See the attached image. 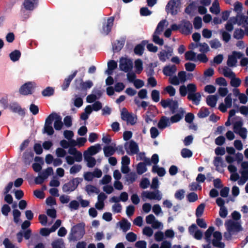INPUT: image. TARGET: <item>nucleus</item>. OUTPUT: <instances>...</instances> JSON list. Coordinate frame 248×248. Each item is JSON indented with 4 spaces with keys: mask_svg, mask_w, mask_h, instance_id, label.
Instances as JSON below:
<instances>
[{
    "mask_svg": "<svg viewBox=\"0 0 248 248\" xmlns=\"http://www.w3.org/2000/svg\"><path fill=\"white\" fill-rule=\"evenodd\" d=\"M194 27L196 29H199L202 27V20L201 17L199 16L196 17L193 22Z\"/></svg>",
    "mask_w": 248,
    "mask_h": 248,
    "instance_id": "61",
    "label": "nucleus"
},
{
    "mask_svg": "<svg viewBox=\"0 0 248 248\" xmlns=\"http://www.w3.org/2000/svg\"><path fill=\"white\" fill-rule=\"evenodd\" d=\"M160 104L164 108L169 107L173 114L175 112L176 109L178 107L177 101L170 99L162 100Z\"/></svg>",
    "mask_w": 248,
    "mask_h": 248,
    "instance_id": "8",
    "label": "nucleus"
},
{
    "mask_svg": "<svg viewBox=\"0 0 248 248\" xmlns=\"http://www.w3.org/2000/svg\"><path fill=\"white\" fill-rule=\"evenodd\" d=\"M72 101L75 106L78 108H80L83 105V99L82 97H80L78 95H75Z\"/></svg>",
    "mask_w": 248,
    "mask_h": 248,
    "instance_id": "41",
    "label": "nucleus"
},
{
    "mask_svg": "<svg viewBox=\"0 0 248 248\" xmlns=\"http://www.w3.org/2000/svg\"><path fill=\"white\" fill-rule=\"evenodd\" d=\"M33 153L31 151L26 152L23 155V159L25 163L29 164L33 160Z\"/></svg>",
    "mask_w": 248,
    "mask_h": 248,
    "instance_id": "37",
    "label": "nucleus"
},
{
    "mask_svg": "<svg viewBox=\"0 0 248 248\" xmlns=\"http://www.w3.org/2000/svg\"><path fill=\"white\" fill-rule=\"evenodd\" d=\"M229 171L232 173L230 177V179L233 181H236L239 178V175L237 173V168L236 166L232 164L229 165L228 167Z\"/></svg>",
    "mask_w": 248,
    "mask_h": 248,
    "instance_id": "29",
    "label": "nucleus"
},
{
    "mask_svg": "<svg viewBox=\"0 0 248 248\" xmlns=\"http://www.w3.org/2000/svg\"><path fill=\"white\" fill-rule=\"evenodd\" d=\"M82 169V166L79 164H76L72 166L69 170L71 174H75L78 173Z\"/></svg>",
    "mask_w": 248,
    "mask_h": 248,
    "instance_id": "52",
    "label": "nucleus"
},
{
    "mask_svg": "<svg viewBox=\"0 0 248 248\" xmlns=\"http://www.w3.org/2000/svg\"><path fill=\"white\" fill-rule=\"evenodd\" d=\"M177 70V68L174 65H167L163 68V72L165 75L171 76L174 74Z\"/></svg>",
    "mask_w": 248,
    "mask_h": 248,
    "instance_id": "30",
    "label": "nucleus"
},
{
    "mask_svg": "<svg viewBox=\"0 0 248 248\" xmlns=\"http://www.w3.org/2000/svg\"><path fill=\"white\" fill-rule=\"evenodd\" d=\"M209 111L207 108H203L201 109L199 112L198 113V116L200 118H205L208 116Z\"/></svg>",
    "mask_w": 248,
    "mask_h": 248,
    "instance_id": "60",
    "label": "nucleus"
},
{
    "mask_svg": "<svg viewBox=\"0 0 248 248\" xmlns=\"http://www.w3.org/2000/svg\"><path fill=\"white\" fill-rule=\"evenodd\" d=\"M85 189L89 195L93 194H98L99 192V190L97 187L91 185H87Z\"/></svg>",
    "mask_w": 248,
    "mask_h": 248,
    "instance_id": "34",
    "label": "nucleus"
},
{
    "mask_svg": "<svg viewBox=\"0 0 248 248\" xmlns=\"http://www.w3.org/2000/svg\"><path fill=\"white\" fill-rule=\"evenodd\" d=\"M78 184V179L75 178L67 183L65 184L62 186V190L64 192L73 191L77 187Z\"/></svg>",
    "mask_w": 248,
    "mask_h": 248,
    "instance_id": "17",
    "label": "nucleus"
},
{
    "mask_svg": "<svg viewBox=\"0 0 248 248\" xmlns=\"http://www.w3.org/2000/svg\"><path fill=\"white\" fill-rule=\"evenodd\" d=\"M185 111L182 108L178 109L176 113L170 118L171 124L176 123L180 121L184 117Z\"/></svg>",
    "mask_w": 248,
    "mask_h": 248,
    "instance_id": "24",
    "label": "nucleus"
},
{
    "mask_svg": "<svg viewBox=\"0 0 248 248\" xmlns=\"http://www.w3.org/2000/svg\"><path fill=\"white\" fill-rule=\"evenodd\" d=\"M243 155L242 154L240 153H237L235 155V158H234L233 156L231 155H227L226 156V160L227 162V163L232 164V163L236 161L237 163V164H239L241 163H242V161L243 160Z\"/></svg>",
    "mask_w": 248,
    "mask_h": 248,
    "instance_id": "23",
    "label": "nucleus"
},
{
    "mask_svg": "<svg viewBox=\"0 0 248 248\" xmlns=\"http://www.w3.org/2000/svg\"><path fill=\"white\" fill-rule=\"evenodd\" d=\"M248 16H244L243 14L237 15L235 17H232V20H233L234 24H237L238 25L244 27L246 30L248 28Z\"/></svg>",
    "mask_w": 248,
    "mask_h": 248,
    "instance_id": "9",
    "label": "nucleus"
},
{
    "mask_svg": "<svg viewBox=\"0 0 248 248\" xmlns=\"http://www.w3.org/2000/svg\"><path fill=\"white\" fill-rule=\"evenodd\" d=\"M223 74L225 77L230 78L235 76V74L228 67H225L223 69Z\"/></svg>",
    "mask_w": 248,
    "mask_h": 248,
    "instance_id": "54",
    "label": "nucleus"
},
{
    "mask_svg": "<svg viewBox=\"0 0 248 248\" xmlns=\"http://www.w3.org/2000/svg\"><path fill=\"white\" fill-rule=\"evenodd\" d=\"M189 100H192L196 105H198L201 98V95L199 93H195L192 94H189L187 96Z\"/></svg>",
    "mask_w": 248,
    "mask_h": 248,
    "instance_id": "31",
    "label": "nucleus"
},
{
    "mask_svg": "<svg viewBox=\"0 0 248 248\" xmlns=\"http://www.w3.org/2000/svg\"><path fill=\"white\" fill-rule=\"evenodd\" d=\"M118 224L120 225L121 229L123 232H126L130 228L131 224L127 220L124 219L118 222Z\"/></svg>",
    "mask_w": 248,
    "mask_h": 248,
    "instance_id": "35",
    "label": "nucleus"
},
{
    "mask_svg": "<svg viewBox=\"0 0 248 248\" xmlns=\"http://www.w3.org/2000/svg\"><path fill=\"white\" fill-rule=\"evenodd\" d=\"M54 93V90L52 87H48L42 91V94L44 96L52 95Z\"/></svg>",
    "mask_w": 248,
    "mask_h": 248,
    "instance_id": "64",
    "label": "nucleus"
},
{
    "mask_svg": "<svg viewBox=\"0 0 248 248\" xmlns=\"http://www.w3.org/2000/svg\"><path fill=\"white\" fill-rule=\"evenodd\" d=\"M146 222L147 224L151 225L152 227L155 229H162L163 226L162 223L156 219L155 217L152 214L146 217Z\"/></svg>",
    "mask_w": 248,
    "mask_h": 248,
    "instance_id": "16",
    "label": "nucleus"
},
{
    "mask_svg": "<svg viewBox=\"0 0 248 248\" xmlns=\"http://www.w3.org/2000/svg\"><path fill=\"white\" fill-rule=\"evenodd\" d=\"M165 47L167 48L166 50H162L158 53L159 59L162 62H165L169 59L173 54V49L172 48L167 46H165Z\"/></svg>",
    "mask_w": 248,
    "mask_h": 248,
    "instance_id": "11",
    "label": "nucleus"
},
{
    "mask_svg": "<svg viewBox=\"0 0 248 248\" xmlns=\"http://www.w3.org/2000/svg\"><path fill=\"white\" fill-rule=\"evenodd\" d=\"M181 5V0H170L167 3L166 10L168 13L174 16L177 14L178 10Z\"/></svg>",
    "mask_w": 248,
    "mask_h": 248,
    "instance_id": "4",
    "label": "nucleus"
},
{
    "mask_svg": "<svg viewBox=\"0 0 248 248\" xmlns=\"http://www.w3.org/2000/svg\"><path fill=\"white\" fill-rule=\"evenodd\" d=\"M234 96L237 97L240 103L245 104L248 101V98L246 94L244 93H240L239 90L236 88L232 90Z\"/></svg>",
    "mask_w": 248,
    "mask_h": 248,
    "instance_id": "27",
    "label": "nucleus"
},
{
    "mask_svg": "<svg viewBox=\"0 0 248 248\" xmlns=\"http://www.w3.org/2000/svg\"><path fill=\"white\" fill-rule=\"evenodd\" d=\"M114 18L113 17H109L106 23L103 27L102 33L105 34H108L111 31V28L113 25Z\"/></svg>",
    "mask_w": 248,
    "mask_h": 248,
    "instance_id": "26",
    "label": "nucleus"
},
{
    "mask_svg": "<svg viewBox=\"0 0 248 248\" xmlns=\"http://www.w3.org/2000/svg\"><path fill=\"white\" fill-rule=\"evenodd\" d=\"M53 248H64V245L62 239L53 241L52 243Z\"/></svg>",
    "mask_w": 248,
    "mask_h": 248,
    "instance_id": "50",
    "label": "nucleus"
},
{
    "mask_svg": "<svg viewBox=\"0 0 248 248\" xmlns=\"http://www.w3.org/2000/svg\"><path fill=\"white\" fill-rule=\"evenodd\" d=\"M196 53L192 51H189L186 53L185 58L186 60L192 61L194 62L197 61Z\"/></svg>",
    "mask_w": 248,
    "mask_h": 248,
    "instance_id": "47",
    "label": "nucleus"
},
{
    "mask_svg": "<svg viewBox=\"0 0 248 248\" xmlns=\"http://www.w3.org/2000/svg\"><path fill=\"white\" fill-rule=\"evenodd\" d=\"M210 11L215 15H217L220 13L219 4L217 0H215L213 2L211 7L210 8Z\"/></svg>",
    "mask_w": 248,
    "mask_h": 248,
    "instance_id": "32",
    "label": "nucleus"
},
{
    "mask_svg": "<svg viewBox=\"0 0 248 248\" xmlns=\"http://www.w3.org/2000/svg\"><path fill=\"white\" fill-rule=\"evenodd\" d=\"M104 152L106 156H110L113 155L115 152V149L112 146H107L104 148Z\"/></svg>",
    "mask_w": 248,
    "mask_h": 248,
    "instance_id": "43",
    "label": "nucleus"
},
{
    "mask_svg": "<svg viewBox=\"0 0 248 248\" xmlns=\"http://www.w3.org/2000/svg\"><path fill=\"white\" fill-rule=\"evenodd\" d=\"M168 25V23L167 20H161L157 25V26L156 28V30L155 32L156 33H160L161 34L163 31L164 28L165 26H167Z\"/></svg>",
    "mask_w": 248,
    "mask_h": 248,
    "instance_id": "38",
    "label": "nucleus"
},
{
    "mask_svg": "<svg viewBox=\"0 0 248 248\" xmlns=\"http://www.w3.org/2000/svg\"><path fill=\"white\" fill-rule=\"evenodd\" d=\"M124 43L122 41H117L113 44V49L116 52L119 51L123 47Z\"/></svg>",
    "mask_w": 248,
    "mask_h": 248,
    "instance_id": "59",
    "label": "nucleus"
},
{
    "mask_svg": "<svg viewBox=\"0 0 248 248\" xmlns=\"http://www.w3.org/2000/svg\"><path fill=\"white\" fill-rule=\"evenodd\" d=\"M205 204L204 203H201L198 206L196 211V216L197 217H199L202 216Z\"/></svg>",
    "mask_w": 248,
    "mask_h": 248,
    "instance_id": "58",
    "label": "nucleus"
},
{
    "mask_svg": "<svg viewBox=\"0 0 248 248\" xmlns=\"http://www.w3.org/2000/svg\"><path fill=\"white\" fill-rule=\"evenodd\" d=\"M54 122V127L55 130H60L63 126L62 117L56 113H52L46 119L44 127L43 133H46L48 135L53 134L54 131L52 126Z\"/></svg>",
    "mask_w": 248,
    "mask_h": 248,
    "instance_id": "1",
    "label": "nucleus"
},
{
    "mask_svg": "<svg viewBox=\"0 0 248 248\" xmlns=\"http://www.w3.org/2000/svg\"><path fill=\"white\" fill-rule=\"evenodd\" d=\"M35 85L34 82H29L23 84L19 89V93L23 95L31 94Z\"/></svg>",
    "mask_w": 248,
    "mask_h": 248,
    "instance_id": "15",
    "label": "nucleus"
},
{
    "mask_svg": "<svg viewBox=\"0 0 248 248\" xmlns=\"http://www.w3.org/2000/svg\"><path fill=\"white\" fill-rule=\"evenodd\" d=\"M79 206V203L78 201L76 200H73L69 204V207L71 211L77 210Z\"/></svg>",
    "mask_w": 248,
    "mask_h": 248,
    "instance_id": "62",
    "label": "nucleus"
},
{
    "mask_svg": "<svg viewBox=\"0 0 248 248\" xmlns=\"http://www.w3.org/2000/svg\"><path fill=\"white\" fill-rule=\"evenodd\" d=\"M214 164L216 167V170L219 172H222L223 168L226 166L222 158L219 156H217L215 158Z\"/></svg>",
    "mask_w": 248,
    "mask_h": 248,
    "instance_id": "28",
    "label": "nucleus"
},
{
    "mask_svg": "<svg viewBox=\"0 0 248 248\" xmlns=\"http://www.w3.org/2000/svg\"><path fill=\"white\" fill-rule=\"evenodd\" d=\"M215 229L213 227H210L205 232V239L206 242L210 243L211 241V236L213 234Z\"/></svg>",
    "mask_w": 248,
    "mask_h": 248,
    "instance_id": "44",
    "label": "nucleus"
},
{
    "mask_svg": "<svg viewBox=\"0 0 248 248\" xmlns=\"http://www.w3.org/2000/svg\"><path fill=\"white\" fill-rule=\"evenodd\" d=\"M160 34V33H156V32H154L153 36V40L155 44L162 46L164 44V41L162 38H160L159 37V35Z\"/></svg>",
    "mask_w": 248,
    "mask_h": 248,
    "instance_id": "51",
    "label": "nucleus"
},
{
    "mask_svg": "<svg viewBox=\"0 0 248 248\" xmlns=\"http://www.w3.org/2000/svg\"><path fill=\"white\" fill-rule=\"evenodd\" d=\"M225 226L227 231L232 232L234 233L240 230V226L239 224L232 220H228L226 221Z\"/></svg>",
    "mask_w": 248,
    "mask_h": 248,
    "instance_id": "18",
    "label": "nucleus"
},
{
    "mask_svg": "<svg viewBox=\"0 0 248 248\" xmlns=\"http://www.w3.org/2000/svg\"><path fill=\"white\" fill-rule=\"evenodd\" d=\"M124 148L126 153L130 155L137 154L139 150L138 144L133 140L126 142L124 144Z\"/></svg>",
    "mask_w": 248,
    "mask_h": 248,
    "instance_id": "10",
    "label": "nucleus"
},
{
    "mask_svg": "<svg viewBox=\"0 0 248 248\" xmlns=\"http://www.w3.org/2000/svg\"><path fill=\"white\" fill-rule=\"evenodd\" d=\"M9 108L11 111L18 113L19 115H24L25 114V109L22 108L21 106L16 102L10 103Z\"/></svg>",
    "mask_w": 248,
    "mask_h": 248,
    "instance_id": "21",
    "label": "nucleus"
},
{
    "mask_svg": "<svg viewBox=\"0 0 248 248\" xmlns=\"http://www.w3.org/2000/svg\"><path fill=\"white\" fill-rule=\"evenodd\" d=\"M77 71H75L73 74L68 76V77L65 79L64 83L62 86V90H64L67 89L73 78L76 76Z\"/></svg>",
    "mask_w": 248,
    "mask_h": 248,
    "instance_id": "39",
    "label": "nucleus"
},
{
    "mask_svg": "<svg viewBox=\"0 0 248 248\" xmlns=\"http://www.w3.org/2000/svg\"><path fill=\"white\" fill-rule=\"evenodd\" d=\"M135 72L137 74H140L143 70L142 62L140 59H138L135 62Z\"/></svg>",
    "mask_w": 248,
    "mask_h": 248,
    "instance_id": "45",
    "label": "nucleus"
},
{
    "mask_svg": "<svg viewBox=\"0 0 248 248\" xmlns=\"http://www.w3.org/2000/svg\"><path fill=\"white\" fill-rule=\"evenodd\" d=\"M213 240L212 243L214 246L218 247V248H224V244L221 242L222 239V234L218 231L214 232Z\"/></svg>",
    "mask_w": 248,
    "mask_h": 248,
    "instance_id": "20",
    "label": "nucleus"
},
{
    "mask_svg": "<svg viewBox=\"0 0 248 248\" xmlns=\"http://www.w3.org/2000/svg\"><path fill=\"white\" fill-rule=\"evenodd\" d=\"M239 172L241 174V178L238 180L239 185H244L248 179V162L244 161L240 165Z\"/></svg>",
    "mask_w": 248,
    "mask_h": 248,
    "instance_id": "6",
    "label": "nucleus"
},
{
    "mask_svg": "<svg viewBox=\"0 0 248 248\" xmlns=\"http://www.w3.org/2000/svg\"><path fill=\"white\" fill-rule=\"evenodd\" d=\"M217 101V96L215 95H209L206 98L207 104L211 107H215Z\"/></svg>",
    "mask_w": 248,
    "mask_h": 248,
    "instance_id": "33",
    "label": "nucleus"
},
{
    "mask_svg": "<svg viewBox=\"0 0 248 248\" xmlns=\"http://www.w3.org/2000/svg\"><path fill=\"white\" fill-rule=\"evenodd\" d=\"M181 155L184 158H189L192 156L193 153L191 150L187 148H184L182 150Z\"/></svg>",
    "mask_w": 248,
    "mask_h": 248,
    "instance_id": "55",
    "label": "nucleus"
},
{
    "mask_svg": "<svg viewBox=\"0 0 248 248\" xmlns=\"http://www.w3.org/2000/svg\"><path fill=\"white\" fill-rule=\"evenodd\" d=\"M231 94H228L224 99V103H222L219 106V110L222 112L227 111V108H231L233 103V106L236 108H239V105L236 99H234L233 102L232 101Z\"/></svg>",
    "mask_w": 248,
    "mask_h": 248,
    "instance_id": "3",
    "label": "nucleus"
},
{
    "mask_svg": "<svg viewBox=\"0 0 248 248\" xmlns=\"http://www.w3.org/2000/svg\"><path fill=\"white\" fill-rule=\"evenodd\" d=\"M9 56L11 61L16 62L19 59L21 56V53L19 50H16L12 52L10 54Z\"/></svg>",
    "mask_w": 248,
    "mask_h": 248,
    "instance_id": "46",
    "label": "nucleus"
},
{
    "mask_svg": "<svg viewBox=\"0 0 248 248\" xmlns=\"http://www.w3.org/2000/svg\"><path fill=\"white\" fill-rule=\"evenodd\" d=\"M122 119L131 124H134L136 123L137 117L136 115L129 113L125 109H123L121 112Z\"/></svg>",
    "mask_w": 248,
    "mask_h": 248,
    "instance_id": "12",
    "label": "nucleus"
},
{
    "mask_svg": "<svg viewBox=\"0 0 248 248\" xmlns=\"http://www.w3.org/2000/svg\"><path fill=\"white\" fill-rule=\"evenodd\" d=\"M86 152L84 153L85 160L87 162V166L89 168L93 167L96 164V160L94 158L86 155Z\"/></svg>",
    "mask_w": 248,
    "mask_h": 248,
    "instance_id": "40",
    "label": "nucleus"
},
{
    "mask_svg": "<svg viewBox=\"0 0 248 248\" xmlns=\"http://www.w3.org/2000/svg\"><path fill=\"white\" fill-rule=\"evenodd\" d=\"M137 172L139 174H141L147 170L145 165L143 163H139L137 168Z\"/></svg>",
    "mask_w": 248,
    "mask_h": 248,
    "instance_id": "56",
    "label": "nucleus"
},
{
    "mask_svg": "<svg viewBox=\"0 0 248 248\" xmlns=\"http://www.w3.org/2000/svg\"><path fill=\"white\" fill-rule=\"evenodd\" d=\"M107 198V196L104 193H99L97 196V201L95 204V207L98 210H102L104 207V201Z\"/></svg>",
    "mask_w": 248,
    "mask_h": 248,
    "instance_id": "25",
    "label": "nucleus"
},
{
    "mask_svg": "<svg viewBox=\"0 0 248 248\" xmlns=\"http://www.w3.org/2000/svg\"><path fill=\"white\" fill-rule=\"evenodd\" d=\"M233 10L237 13V15L242 14L243 6L242 3L239 1H236L233 4Z\"/></svg>",
    "mask_w": 248,
    "mask_h": 248,
    "instance_id": "48",
    "label": "nucleus"
},
{
    "mask_svg": "<svg viewBox=\"0 0 248 248\" xmlns=\"http://www.w3.org/2000/svg\"><path fill=\"white\" fill-rule=\"evenodd\" d=\"M141 197L144 201L146 199L160 201L162 199V195L158 190L155 191H144L141 193Z\"/></svg>",
    "mask_w": 248,
    "mask_h": 248,
    "instance_id": "5",
    "label": "nucleus"
},
{
    "mask_svg": "<svg viewBox=\"0 0 248 248\" xmlns=\"http://www.w3.org/2000/svg\"><path fill=\"white\" fill-rule=\"evenodd\" d=\"M153 171L156 172L160 176H163L165 175L166 171L163 168H159L157 166L155 165L153 167Z\"/></svg>",
    "mask_w": 248,
    "mask_h": 248,
    "instance_id": "49",
    "label": "nucleus"
},
{
    "mask_svg": "<svg viewBox=\"0 0 248 248\" xmlns=\"http://www.w3.org/2000/svg\"><path fill=\"white\" fill-rule=\"evenodd\" d=\"M242 54L240 52L233 51L232 54L228 56V59L227 64L229 67H234L236 65L238 59H240L242 56Z\"/></svg>",
    "mask_w": 248,
    "mask_h": 248,
    "instance_id": "14",
    "label": "nucleus"
},
{
    "mask_svg": "<svg viewBox=\"0 0 248 248\" xmlns=\"http://www.w3.org/2000/svg\"><path fill=\"white\" fill-rule=\"evenodd\" d=\"M85 224L79 223L72 227L70 232L71 239L76 240L81 239L85 234Z\"/></svg>",
    "mask_w": 248,
    "mask_h": 248,
    "instance_id": "2",
    "label": "nucleus"
},
{
    "mask_svg": "<svg viewBox=\"0 0 248 248\" xmlns=\"http://www.w3.org/2000/svg\"><path fill=\"white\" fill-rule=\"evenodd\" d=\"M180 31L184 34H188L191 33L192 26L188 21L183 20L180 23Z\"/></svg>",
    "mask_w": 248,
    "mask_h": 248,
    "instance_id": "19",
    "label": "nucleus"
},
{
    "mask_svg": "<svg viewBox=\"0 0 248 248\" xmlns=\"http://www.w3.org/2000/svg\"><path fill=\"white\" fill-rule=\"evenodd\" d=\"M13 216L14 222L16 224L20 222L21 212L17 209H14L13 211Z\"/></svg>",
    "mask_w": 248,
    "mask_h": 248,
    "instance_id": "53",
    "label": "nucleus"
},
{
    "mask_svg": "<svg viewBox=\"0 0 248 248\" xmlns=\"http://www.w3.org/2000/svg\"><path fill=\"white\" fill-rule=\"evenodd\" d=\"M243 122L241 119L235 121L233 123V130L236 134H239L243 139L247 138V130L245 128H243Z\"/></svg>",
    "mask_w": 248,
    "mask_h": 248,
    "instance_id": "7",
    "label": "nucleus"
},
{
    "mask_svg": "<svg viewBox=\"0 0 248 248\" xmlns=\"http://www.w3.org/2000/svg\"><path fill=\"white\" fill-rule=\"evenodd\" d=\"M37 3V0H25L24 3L25 8L28 10H32Z\"/></svg>",
    "mask_w": 248,
    "mask_h": 248,
    "instance_id": "36",
    "label": "nucleus"
},
{
    "mask_svg": "<svg viewBox=\"0 0 248 248\" xmlns=\"http://www.w3.org/2000/svg\"><path fill=\"white\" fill-rule=\"evenodd\" d=\"M101 150L100 145L98 144L89 147L86 152H88L90 155H94L97 154Z\"/></svg>",
    "mask_w": 248,
    "mask_h": 248,
    "instance_id": "42",
    "label": "nucleus"
},
{
    "mask_svg": "<svg viewBox=\"0 0 248 248\" xmlns=\"http://www.w3.org/2000/svg\"><path fill=\"white\" fill-rule=\"evenodd\" d=\"M119 67L121 70L128 72L133 67L132 62L127 58H122L120 60Z\"/></svg>",
    "mask_w": 248,
    "mask_h": 248,
    "instance_id": "13",
    "label": "nucleus"
},
{
    "mask_svg": "<svg viewBox=\"0 0 248 248\" xmlns=\"http://www.w3.org/2000/svg\"><path fill=\"white\" fill-rule=\"evenodd\" d=\"M53 172V170L51 167H49L43 170L40 174L46 179L51 175Z\"/></svg>",
    "mask_w": 248,
    "mask_h": 248,
    "instance_id": "57",
    "label": "nucleus"
},
{
    "mask_svg": "<svg viewBox=\"0 0 248 248\" xmlns=\"http://www.w3.org/2000/svg\"><path fill=\"white\" fill-rule=\"evenodd\" d=\"M171 124L170 118L163 116L160 118L158 123L157 126L160 129L163 130L166 127L170 126Z\"/></svg>",
    "mask_w": 248,
    "mask_h": 248,
    "instance_id": "22",
    "label": "nucleus"
},
{
    "mask_svg": "<svg viewBox=\"0 0 248 248\" xmlns=\"http://www.w3.org/2000/svg\"><path fill=\"white\" fill-rule=\"evenodd\" d=\"M185 191L183 189H179L176 191L174 197L175 198L179 200H182L185 196Z\"/></svg>",
    "mask_w": 248,
    "mask_h": 248,
    "instance_id": "63",
    "label": "nucleus"
}]
</instances>
